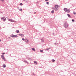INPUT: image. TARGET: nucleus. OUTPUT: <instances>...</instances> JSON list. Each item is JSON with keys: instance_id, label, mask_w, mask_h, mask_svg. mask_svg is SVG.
Wrapping results in <instances>:
<instances>
[{"instance_id": "1", "label": "nucleus", "mask_w": 76, "mask_h": 76, "mask_svg": "<svg viewBox=\"0 0 76 76\" xmlns=\"http://www.w3.org/2000/svg\"><path fill=\"white\" fill-rule=\"evenodd\" d=\"M64 10L65 12H67V13H70V10L69 9H68L66 8H65L64 9Z\"/></svg>"}, {"instance_id": "2", "label": "nucleus", "mask_w": 76, "mask_h": 76, "mask_svg": "<svg viewBox=\"0 0 76 76\" xmlns=\"http://www.w3.org/2000/svg\"><path fill=\"white\" fill-rule=\"evenodd\" d=\"M59 9L58 8V5L56 4L55 6L54 10L55 11H57Z\"/></svg>"}, {"instance_id": "3", "label": "nucleus", "mask_w": 76, "mask_h": 76, "mask_svg": "<svg viewBox=\"0 0 76 76\" xmlns=\"http://www.w3.org/2000/svg\"><path fill=\"white\" fill-rule=\"evenodd\" d=\"M64 26L65 27V28H66L68 27V24L67 22H65L64 24Z\"/></svg>"}, {"instance_id": "4", "label": "nucleus", "mask_w": 76, "mask_h": 76, "mask_svg": "<svg viewBox=\"0 0 76 76\" xmlns=\"http://www.w3.org/2000/svg\"><path fill=\"white\" fill-rule=\"evenodd\" d=\"M10 37L12 38H15V37H18V35H15L12 34L10 35Z\"/></svg>"}, {"instance_id": "5", "label": "nucleus", "mask_w": 76, "mask_h": 76, "mask_svg": "<svg viewBox=\"0 0 76 76\" xmlns=\"http://www.w3.org/2000/svg\"><path fill=\"white\" fill-rule=\"evenodd\" d=\"M1 20H3L4 21H6V18L4 17L3 18H1Z\"/></svg>"}, {"instance_id": "6", "label": "nucleus", "mask_w": 76, "mask_h": 76, "mask_svg": "<svg viewBox=\"0 0 76 76\" xmlns=\"http://www.w3.org/2000/svg\"><path fill=\"white\" fill-rule=\"evenodd\" d=\"M8 20H9V21H10V22H15V20H12V19H8Z\"/></svg>"}, {"instance_id": "7", "label": "nucleus", "mask_w": 76, "mask_h": 76, "mask_svg": "<svg viewBox=\"0 0 76 76\" xmlns=\"http://www.w3.org/2000/svg\"><path fill=\"white\" fill-rule=\"evenodd\" d=\"M1 57L2 59H3V60H5V58H4V55H1Z\"/></svg>"}, {"instance_id": "8", "label": "nucleus", "mask_w": 76, "mask_h": 76, "mask_svg": "<svg viewBox=\"0 0 76 76\" xmlns=\"http://www.w3.org/2000/svg\"><path fill=\"white\" fill-rule=\"evenodd\" d=\"M25 41L26 42H28V40L27 39H25Z\"/></svg>"}, {"instance_id": "9", "label": "nucleus", "mask_w": 76, "mask_h": 76, "mask_svg": "<svg viewBox=\"0 0 76 76\" xmlns=\"http://www.w3.org/2000/svg\"><path fill=\"white\" fill-rule=\"evenodd\" d=\"M19 35H20V36H21V37H24V35L21 34H19Z\"/></svg>"}, {"instance_id": "10", "label": "nucleus", "mask_w": 76, "mask_h": 76, "mask_svg": "<svg viewBox=\"0 0 76 76\" xmlns=\"http://www.w3.org/2000/svg\"><path fill=\"white\" fill-rule=\"evenodd\" d=\"M23 61L25 63H26L27 64H29V63H28V61H27L26 60H24Z\"/></svg>"}, {"instance_id": "11", "label": "nucleus", "mask_w": 76, "mask_h": 76, "mask_svg": "<svg viewBox=\"0 0 76 76\" xmlns=\"http://www.w3.org/2000/svg\"><path fill=\"white\" fill-rule=\"evenodd\" d=\"M50 49H51V48H47V49H45V51H47L48 50H50Z\"/></svg>"}, {"instance_id": "12", "label": "nucleus", "mask_w": 76, "mask_h": 76, "mask_svg": "<svg viewBox=\"0 0 76 76\" xmlns=\"http://www.w3.org/2000/svg\"><path fill=\"white\" fill-rule=\"evenodd\" d=\"M2 67H3L4 68H5V67H6V65L5 64H3L2 66Z\"/></svg>"}, {"instance_id": "13", "label": "nucleus", "mask_w": 76, "mask_h": 76, "mask_svg": "<svg viewBox=\"0 0 76 76\" xmlns=\"http://www.w3.org/2000/svg\"><path fill=\"white\" fill-rule=\"evenodd\" d=\"M31 50H32V51H35V49L34 48H32Z\"/></svg>"}, {"instance_id": "14", "label": "nucleus", "mask_w": 76, "mask_h": 76, "mask_svg": "<svg viewBox=\"0 0 76 76\" xmlns=\"http://www.w3.org/2000/svg\"><path fill=\"white\" fill-rule=\"evenodd\" d=\"M67 15L69 18H70V17H71L70 15L69 14H67Z\"/></svg>"}, {"instance_id": "15", "label": "nucleus", "mask_w": 76, "mask_h": 76, "mask_svg": "<svg viewBox=\"0 0 76 76\" xmlns=\"http://www.w3.org/2000/svg\"><path fill=\"white\" fill-rule=\"evenodd\" d=\"M51 13H54V10H53L51 11Z\"/></svg>"}, {"instance_id": "16", "label": "nucleus", "mask_w": 76, "mask_h": 76, "mask_svg": "<svg viewBox=\"0 0 76 76\" xmlns=\"http://www.w3.org/2000/svg\"><path fill=\"white\" fill-rule=\"evenodd\" d=\"M41 40L42 42H44V39L42 38V39H41Z\"/></svg>"}, {"instance_id": "17", "label": "nucleus", "mask_w": 76, "mask_h": 76, "mask_svg": "<svg viewBox=\"0 0 76 76\" xmlns=\"http://www.w3.org/2000/svg\"><path fill=\"white\" fill-rule=\"evenodd\" d=\"M16 31L17 33H19V30H17Z\"/></svg>"}, {"instance_id": "18", "label": "nucleus", "mask_w": 76, "mask_h": 76, "mask_svg": "<svg viewBox=\"0 0 76 76\" xmlns=\"http://www.w3.org/2000/svg\"><path fill=\"white\" fill-rule=\"evenodd\" d=\"M55 61V60L54 59L52 60V62H54Z\"/></svg>"}, {"instance_id": "19", "label": "nucleus", "mask_w": 76, "mask_h": 76, "mask_svg": "<svg viewBox=\"0 0 76 76\" xmlns=\"http://www.w3.org/2000/svg\"><path fill=\"white\" fill-rule=\"evenodd\" d=\"M34 63L36 64H37V62L36 61H34Z\"/></svg>"}, {"instance_id": "20", "label": "nucleus", "mask_w": 76, "mask_h": 76, "mask_svg": "<svg viewBox=\"0 0 76 76\" xmlns=\"http://www.w3.org/2000/svg\"><path fill=\"white\" fill-rule=\"evenodd\" d=\"M20 6H22L23 5V4L22 3H20Z\"/></svg>"}, {"instance_id": "21", "label": "nucleus", "mask_w": 76, "mask_h": 76, "mask_svg": "<svg viewBox=\"0 0 76 76\" xmlns=\"http://www.w3.org/2000/svg\"><path fill=\"white\" fill-rule=\"evenodd\" d=\"M73 13L74 15H76V13L75 12H73Z\"/></svg>"}, {"instance_id": "22", "label": "nucleus", "mask_w": 76, "mask_h": 76, "mask_svg": "<svg viewBox=\"0 0 76 76\" xmlns=\"http://www.w3.org/2000/svg\"><path fill=\"white\" fill-rule=\"evenodd\" d=\"M40 52H41V53H42V52L43 51V50H40Z\"/></svg>"}, {"instance_id": "23", "label": "nucleus", "mask_w": 76, "mask_h": 76, "mask_svg": "<svg viewBox=\"0 0 76 76\" xmlns=\"http://www.w3.org/2000/svg\"><path fill=\"white\" fill-rule=\"evenodd\" d=\"M19 10L20 11H22V8L20 9H19Z\"/></svg>"}, {"instance_id": "24", "label": "nucleus", "mask_w": 76, "mask_h": 76, "mask_svg": "<svg viewBox=\"0 0 76 76\" xmlns=\"http://www.w3.org/2000/svg\"><path fill=\"white\" fill-rule=\"evenodd\" d=\"M46 4H49V2H47Z\"/></svg>"}, {"instance_id": "25", "label": "nucleus", "mask_w": 76, "mask_h": 76, "mask_svg": "<svg viewBox=\"0 0 76 76\" xmlns=\"http://www.w3.org/2000/svg\"><path fill=\"white\" fill-rule=\"evenodd\" d=\"M72 22H75V20H74V19H72Z\"/></svg>"}, {"instance_id": "26", "label": "nucleus", "mask_w": 76, "mask_h": 76, "mask_svg": "<svg viewBox=\"0 0 76 76\" xmlns=\"http://www.w3.org/2000/svg\"><path fill=\"white\" fill-rule=\"evenodd\" d=\"M28 60H32V59H31V58H29Z\"/></svg>"}, {"instance_id": "27", "label": "nucleus", "mask_w": 76, "mask_h": 76, "mask_svg": "<svg viewBox=\"0 0 76 76\" xmlns=\"http://www.w3.org/2000/svg\"><path fill=\"white\" fill-rule=\"evenodd\" d=\"M25 39H24V38H22V40H23V41H24Z\"/></svg>"}, {"instance_id": "28", "label": "nucleus", "mask_w": 76, "mask_h": 76, "mask_svg": "<svg viewBox=\"0 0 76 76\" xmlns=\"http://www.w3.org/2000/svg\"><path fill=\"white\" fill-rule=\"evenodd\" d=\"M54 44L55 45H57V44H58L57 43H55Z\"/></svg>"}, {"instance_id": "29", "label": "nucleus", "mask_w": 76, "mask_h": 76, "mask_svg": "<svg viewBox=\"0 0 76 76\" xmlns=\"http://www.w3.org/2000/svg\"><path fill=\"white\" fill-rule=\"evenodd\" d=\"M1 1H4V0H1Z\"/></svg>"}, {"instance_id": "30", "label": "nucleus", "mask_w": 76, "mask_h": 76, "mask_svg": "<svg viewBox=\"0 0 76 76\" xmlns=\"http://www.w3.org/2000/svg\"><path fill=\"white\" fill-rule=\"evenodd\" d=\"M5 54V53H2V54H3V55L4 54Z\"/></svg>"}, {"instance_id": "31", "label": "nucleus", "mask_w": 76, "mask_h": 76, "mask_svg": "<svg viewBox=\"0 0 76 76\" xmlns=\"http://www.w3.org/2000/svg\"><path fill=\"white\" fill-rule=\"evenodd\" d=\"M36 13H37V12H34V14H36Z\"/></svg>"}, {"instance_id": "32", "label": "nucleus", "mask_w": 76, "mask_h": 76, "mask_svg": "<svg viewBox=\"0 0 76 76\" xmlns=\"http://www.w3.org/2000/svg\"><path fill=\"white\" fill-rule=\"evenodd\" d=\"M45 0V1H48V0Z\"/></svg>"}, {"instance_id": "33", "label": "nucleus", "mask_w": 76, "mask_h": 76, "mask_svg": "<svg viewBox=\"0 0 76 76\" xmlns=\"http://www.w3.org/2000/svg\"><path fill=\"white\" fill-rule=\"evenodd\" d=\"M1 41V39H0V42Z\"/></svg>"}, {"instance_id": "34", "label": "nucleus", "mask_w": 76, "mask_h": 76, "mask_svg": "<svg viewBox=\"0 0 76 76\" xmlns=\"http://www.w3.org/2000/svg\"><path fill=\"white\" fill-rule=\"evenodd\" d=\"M9 38H10V37H9Z\"/></svg>"}, {"instance_id": "35", "label": "nucleus", "mask_w": 76, "mask_h": 76, "mask_svg": "<svg viewBox=\"0 0 76 76\" xmlns=\"http://www.w3.org/2000/svg\"><path fill=\"white\" fill-rule=\"evenodd\" d=\"M33 74L34 75H35V74Z\"/></svg>"}]
</instances>
